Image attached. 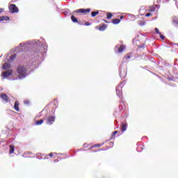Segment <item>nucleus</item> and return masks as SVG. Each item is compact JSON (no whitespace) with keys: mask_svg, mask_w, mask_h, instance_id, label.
Returning a JSON list of instances; mask_svg holds the SVG:
<instances>
[{"mask_svg":"<svg viewBox=\"0 0 178 178\" xmlns=\"http://www.w3.org/2000/svg\"><path fill=\"white\" fill-rule=\"evenodd\" d=\"M90 12H91L90 8H79L76 10L72 13L73 15L71 16V20L73 23H79V20L76 18V16H79V13L81 15H87V13H90Z\"/></svg>","mask_w":178,"mask_h":178,"instance_id":"obj_1","label":"nucleus"},{"mask_svg":"<svg viewBox=\"0 0 178 178\" xmlns=\"http://www.w3.org/2000/svg\"><path fill=\"white\" fill-rule=\"evenodd\" d=\"M17 74L19 79H24L27 76V68L24 65H19L17 67Z\"/></svg>","mask_w":178,"mask_h":178,"instance_id":"obj_2","label":"nucleus"},{"mask_svg":"<svg viewBox=\"0 0 178 178\" xmlns=\"http://www.w3.org/2000/svg\"><path fill=\"white\" fill-rule=\"evenodd\" d=\"M120 76L121 79H126V76H127V67H123L120 68Z\"/></svg>","mask_w":178,"mask_h":178,"instance_id":"obj_3","label":"nucleus"},{"mask_svg":"<svg viewBox=\"0 0 178 178\" xmlns=\"http://www.w3.org/2000/svg\"><path fill=\"white\" fill-rule=\"evenodd\" d=\"M9 10L11 13H19V8L15 4L10 5Z\"/></svg>","mask_w":178,"mask_h":178,"instance_id":"obj_4","label":"nucleus"},{"mask_svg":"<svg viewBox=\"0 0 178 178\" xmlns=\"http://www.w3.org/2000/svg\"><path fill=\"white\" fill-rule=\"evenodd\" d=\"M107 28L108 25L105 24H99V26H95V29H97V30H99V31H105Z\"/></svg>","mask_w":178,"mask_h":178,"instance_id":"obj_5","label":"nucleus"},{"mask_svg":"<svg viewBox=\"0 0 178 178\" xmlns=\"http://www.w3.org/2000/svg\"><path fill=\"white\" fill-rule=\"evenodd\" d=\"M12 73H13V71L12 70H8L6 72H3L1 73V76L3 79H5L6 77H9V76H10Z\"/></svg>","mask_w":178,"mask_h":178,"instance_id":"obj_6","label":"nucleus"},{"mask_svg":"<svg viewBox=\"0 0 178 178\" xmlns=\"http://www.w3.org/2000/svg\"><path fill=\"white\" fill-rule=\"evenodd\" d=\"M47 124H54L55 123V116L54 115H51L49 116L47 119Z\"/></svg>","mask_w":178,"mask_h":178,"instance_id":"obj_7","label":"nucleus"},{"mask_svg":"<svg viewBox=\"0 0 178 178\" xmlns=\"http://www.w3.org/2000/svg\"><path fill=\"white\" fill-rule=\"evenodd\" d=\"M0 97H1V99H3V101L5 102L6 103L9 102V96H8L6 94L1 93V94L0 95Z\"/></svg>","mask_w":178,"mask_h":178,"instance_id":"obj_8","label":"nucleus"},{"mask_svg":"<svg viewBox=\"0 0 178 178\" xmlns=\"http://www.w3.org/2000/svg\"><path fill=\"white\" fill-rule=\"evenodd\" d=\"M116 94L118 95V97H120L122 95V86H118L116 87Z\"/></svg>","mask_w":178,"mask_h":178,"instance_id":"obj_9","label":"nucleus"},{"mask_svg":"<svg viewBox=\"0 0 178 178\" xmlns=\"http://www.w3.org/2000/svg\"><path fill=\"white\" fill-rule=\"evenodd\" d=\"M19 105H20V103L19 102V101H15L14 104V109L17 112H19L20 111V108H19Z\"/></svg>","mask_w":178,"mask_h":178,"instance_id":"obj_10","label":"nucleus"},{"mask_svg":"<svg viewBox=\"0 0 178 178\" xmlns=\"http://www.w3.org/2000/svg\"><path fill=\"white\" fill-rule=\"evenodd\" d=\"M10 68V64L9 63H5L3 65V70H8V69Z\"/></svg>","mask_w":178,"mask_h":178,"instance_id":"obj_11","label":"nucleus"},{"mask_svg":"<svg viewBox=\"0 0 178 178\" xmlns=\"http://www.w3.org/2000/svg\"><path fill=\"white\" fill-rule=\"evenodd\" d=\"M124 49H126V46L122 44V45L120 46V47L118 48V54H120V53L123 52V51H124Z\"/></svg>","mask_w":178,"mask_h":178,"instance_id":"obj_12","label":"nucleus"},{"mask_svg":"<svg viewBox=\"0 0 178 178\" xmlns=\"http://www.w3.org/2000/svg\"><path fill=\"white\" fill-rule=\"evenodd\" d=\"M9 19L10 18L8 16H2V17H0V22H8Z\"/></svg>","mask_w":178,"mask_h":178,"instance_id":"obj_13","label":"nucleus"},{"mask_svg":"<svg viewBox=\"0 0 178 178\" xmlns=\"http://www.w3.org/2000/svg\"><path fill=\"white\" fill-rule=\"evenodd\" d=\"M42 123H44V120H40L35 121V126H41Z\"/></svg>","mask_w":178,"mask_h":178,"instance_id":"obj_14","label":"nucleus"},{"mask_svg":"<svg viewBox=\"0 0 178 178\" xmlns=\"http://www.w3.org/2000/svg\"><path fill=\"white\" fill-rule=\"evenodd\" d=\"M13 152H15V145H10L9 154H13Z\"/></svg>","mask_w":178,"mask_h":178,"instance_id":"obj_15","label":"nucleus"},{"mask_svg":"<svg viewBox=\"0 0 178 178\" xmlns=\"http://www.w3.org/2000/svg\"><path fill=\"white\" fill-rule=\"evenodd\" d=\"M112 23L113 24H119V23H120V20L118 18L113 19Z\"/></svg>","mask_w":178,"mask_h":178,"instance_id":"obj_16","label":"nucleus"},{"mask_svg":"<svg viewBox=\"0 0 178 178\" xmlns=\"http://www.w3.org/2000/svg\"><path fill=\"white\" fill-rule=\"evenodd\" d=\"M121 130L122 131H126L127 130V124H122Z\"/></svg>","mask_w":178,"mask_h":178,"instance_id":"obj_17","label":"nucleus"},{"mask_svg":"<svg viewBox=\"0 0 178 178\" xmlns=\"http://www.w3.org/2000/svg\"><path fill=\"white\" fill-rule=\"evenodd\" d=\"M99 13V11L97 10V11H93L91 13V16L92 17H95V16H97V15H98Z\"/></svg>","mask_w":178,"mask_h":178,"instance_id":"obj_18","label":"nucleus"},{"mask_svg":"<svg viewBox=\"0 0 178 178\" xmlns=\"http://www.w3.org/2000/svg\"><path fill=\"white\" fill-rule=\"evenodd\" d=\"M138 24H140V26H145V22L144 21V19H140L138 21Z\"/></svg>","mask_w":178,"mask_h":178,"instance_id":"obj_19","label":"nucleus"},{"mask_svg":"<svg viewBox=\"0 0 178 178\" xmlns=\"http://www.w3.org/2000/svg\"><path fill=\"white\" fill-rule=\"evenodd\" d=\"M172 23L173 24H175V26H177L178 24V19L177 18H175L172 20Z\"/></svg>","mask_w":178,"mask_h":178,"instance_id":"obj_20","label":"nucleus"},{"mask_svg":"<svg viewBox=\"0 0 178 178\" xmlns=\"http://www.w3.org/2000/svg\"><path fill=\"white\" fill-rule=\"evenodd\" d=\"M106 16H107V19H112V16H113V15H112V13H108L106 14Z\"/></svg>","mask_w":178,"mask_h":178,"instance_id":"obj_21","label":"nucleus"},{"mask_svg":"<svg viewBox=\"0 0 178 178\" xmlns=\"http://www.w3.org/2000/svg\"><path fill=\"white\" fill-rule=\"evenodd\" d=\"M131 56L130 55V54H127L125 57L124 59H131Z\"/></svg>","mask_w":178,"mask_h":178,"instance_id":"obj_22","label":"nucleus"},{"mask_svg":"<svg viewBox=\"0 0 178 178\" xmlns=\"http://www.w3.org/2000/svg\"><path fill=\"white\" fill-rule=\"evenodd\" d=\"M10 60H14V59H16V54H13L10 56Z\"/></svg>","mask_w":178,"mask_h":178,"instance_id":"obj_23","label":"nucleus"},{"mask_svg":"<svg viewBox=\"0 0 178 178\" xmlns=\"http://www.w3.org/2000/svg\"><path fill=\"white\" fill-rule=\"evenodd\" d=\"M24 105H29L30 104V101L26 99L24 102Z\"/></svg>","mask_w":178,"mask_h":178,"instance_id":"obj_24","label":"nucleus"},{"mask_svg":"<svg viewBox=\"0 0 178 178\" xmlns=\"http://www.w3.org/2000/svg\"><path fill=\"white\" fill-rule=\"evenodd\" d=\"M149 12H155V7L152 6L150 10H149Z\"/></svg>","mask_w":178,"mask_h":178,"instance_id":"obj_25","label":"nucleus"},{"mask_svg":"<svg viewBox=\"0 0 178 178\" xmlns=\"http://www.w3.org/2000/svg\"><path fill=\"white\" fill-rule=\"evenodd\" d=\"M154 31H156V34H161V32L158 28H155Z\"/></svg>","mask_w":178,"mask_h":178,"instance_id":"obj_26","label":"nucleus"},{"mask_svg":"<svg viewBox=\"0 0 178 178\" xmlns=\"http://www.w3.org/2000/svg\"><path fill=\"white\" fill-rule=\"evenodd\" d=\"M146 17H149V16H152V13H148L145 15Z\"/></svg>","mask_w":178,"mask_h":178,"instance_id":"obj_27","label":"nucleus"},{"mask_svg":"<svg viewBox=\"0 0 178 178\" xmlns=\"http://www.w3.org/2000/svg\"><path fill=\"white\" fill-rule=\"evenodd\" d=\"M160 38H161V40H165V36L163 35H162V33L159 34Z\"/></svg>","mask_w":178,"mask_h":178,"instance_id":"obj_28","label":"nucleus"},{"mask_svg":"<svg viewBox=\"0 0 178 178\" xmlns=\"http://www.w3.org/2000/svg\"><path fill=\"white\" fill-rule=\"evenodd\" d=\"M118 133H119V131H115L113 132L112 136H116V134H118Z\"/></svg>","mask_w":178,"mask_h":178,"instance_id":"obj_29","label":"nucleus"},{"mask_svg":"<svg viewBox=\"0 0 178 178\" xmlns=\"http://www.w3.org/2000/svg\"><path fill=\"white\" fill-rule=\"evenodd\" d=\"M85 26H91V23L88 22H86Z\"/></svg>","mask_w":178,"mask_h":178,"instance_id":"obj_30","label":"nucleus"},{"mask_svg":"<svg viewBox=\"0 0 178 178\" xmlns=\"http://www.w3.org/2000/svg\"><path fill=\"white\" fill-rule=\"evenodd\" d=\"M94 147H101V144H96L94 146H92L91 148H94Z\"/></svg>","mask_w":178,"mask_h":178,"instance_id":"obj_31","label":"nucleus"},{"mask_svg":"<svg viewBox=\"0 0 178 178\" xmlns=\"http://www.w3.org/2000/svg\"><path fill=\"white\" fill-rule=\"evenodd\" d=\"M47 156H50L51 158V156H54V154L53 153H50L47 155Z\"/></svg>","mask_w":178,"mask_h":178,"instance_id":"obj_32","label":"nucleus"},{"mask_svg":"<svg viewBox=\"0 0 178 178\" xmlns=\"http://www.w3.org/2000/svg\"><path fill=\"white\" fill-rule=\"evenodd\" d=\"M120 19L122 20V19H124V16L122 15L120 17Z\"/></svg>","mask_w":178,"mask_h":178,"instance_id":"obj_33","label":"nucleus"},{"mask_svg":"<svg viewBox=\"0 0 178 178\" xmlns=\"http://www.w3.org/2000/svg\"><path fill=\"white\" fill-rule=\"evenodd\" d=\"M3 12V8H0V13H2Z\"/></svg>","mask_w":178,"mask_h":178,"instance_id":"obj_34","label":"nucleus"},{"mask_svg":"<svg viewBox=\"0 0 178 178\" xmlns=\"http://www.w3.org/2000/svg\"><path fill=\"white\" fill-rule=\"evenodd\" d=\"M104 22H105V23H109V22H106V20H104Z\"/></svg>","mask_w":178,"mask_h":178,"instance_id":"obj_35","label":"nucleus"},{"mask_svg":"<svg viewBox=\"0 0 178 178\" xmlns=\"http://www.w3.org/2000/svg\"><path fill=\"white\" fill-rule=\"evenodd\" d=\"M155 6H156V8H158V4H156Z\"/></svg>","mask_w":178,"mask_h":178,"instance_id":"obj_36","label":"nucleus"}]
</instances>
